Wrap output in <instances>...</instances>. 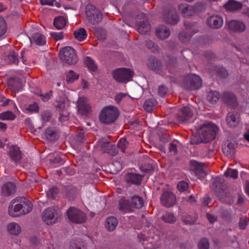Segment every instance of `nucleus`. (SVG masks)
I'll return each mask as SVG.
<instances>
[{"label":"nucleus","instance_id":"1","mask_svg":"<svg viewBox=\"0 0 249 249\" xmlns=\"http://www.w3.org/2000/svg\"><path fill=\"white\" fill-rule=\"evenodd\" d=\"M33 209L32 203L24 196L13 199L9 206L8 213L13 217H18L29 213Z\"/></svg>","mask_w":249,"mask_h":249},{"label":"nucleus","instance_id":"2","mask_svg":"<svg viewBox=\"0 0 249 249\" xmlns=\"http://www.w3.org/2000/svg\"><path fill=\"white\" fill-rule=\"evenodd\" d=\"M199 137L201 142H208L214 139L216 133L218 131V127L214 124L208 123L200 125Z\"/></svg>","mask_w":249,"mask_h":249},{"label":"nucleus","instance_id":"3","mask_svg":"<svg viewBox=\"0 0 249 249\" xmlns=\"http://www.w3.org/2000/svg\"><path fill=\"white\" fill-rule=\"evenodd\" d=\"M154 229L153 230V231ZM153 233V231L152 232ZM140 240L142 242L145 249H156L160 247V237L158 235L145 232L139 235Z\"/></svg>","mask_w":249,"mask_h":249},{"label":"nucleus","instance_id":"4","mask_svg":"<svg viewBox=\"0 0 249 249\" xmlns=\"http://www.w3.org/2000/svg\"><path fill=\"white\" fill-rule=\"evenodd\" d=\"M61 210L57 206H53L45 209L42 213V219L47 225H51L56 222L60 216Z\"/></svg>","mask_w":249,"mask_h":249},{"label":"nucleus","instance_id":"5","mask_svg":"<svg viewBox=\"0 0 249 249\" xmlns=\"http://www.w3.org/2000/svg\"><path fill=\"white\" fill-rule=\"evenodd\" d=\"M202 85V80L200 76L195 74H189L183 78V86L187 90H196Z\"/></svg>","mask_w":249,"mask_h":249},{"label":"nucleus","instance_id":"6","mask_svg":"<svg viewBox=\"0 0 249 249\" xmlns=\"http://www.w3.org/2000/svg\"><path fill=\"white\" fill-rule=\"evenodd\" d=\"M68 219L71 222L82 224L87 220L86 214L79 209L71 207L67 212Z\"/></svg>","mask_w":249,"mask_h":249},{"label":"nucleus","instance_id":"7","mask_svg":"<svg viewBox=\"0 0 249 249\" xmlns=\"http://www.w3.org/2000/svg\"><path fill=\"white\" fill-rule=\"evenodd\" d=\"M221 182V179L216 178L214 179L211 187L213 189L218 190L215 191V194L221 201L230 203L233 201L232 197L229 192L220 188Z\"/></svg>","mask_w":249,"mask_h":249},{"label":"nucleus","instance_id":"8","mask_svg":"<svg viewBox=\"0 0 249 249\" xmlns=\"http://www.w3.org/2000/svg\"><path fill=\"white\" fill-rule=\"evenodd\" d=\"M86 14L88 20L92 24H98L102 19L101 12L90 4H89L86 6Z\"/></svg>","mask_w":249,"mask_h":249},{"label":"nucleus","instance_id":"9","mask_svg":"<svg viewBox=\"0 0 249 249\" xmlns=\"http://www.w3.org/2000/svg\"><path fill=\"white\" fill-rule=\"evenodd\" d=\"M113 78L120 83H124L130 81L133 74V72L129 69L119 68L113 71Z\"/></svg>","mask_w":249,"mask_h":249},{"label":"nucleus","instance_id":"10","mask_svg":"<svg viewBox=\"0 0 249 249\" xmlns=\"http://www.w3.org/2000/svg\"><path fill=\"white\" fill-rule=\"evenodd\" d=\"M118 110H102L99 114L100 122L105 124L113 123L118 117Z\"/></svg>","mask_w":249,"mask_h":249},{"label":"nucleus","instance_id":"11","mask_svg":"<svg viewBox=\"0 0 249 249\" xmlns=\"http://www.w3.org/2000/svg\"><path fill=\"white\" fill-rule=\"evenodd\" d=\"M163 18L166 23L173 25L177 24L179 19L176 9L171 6L164 9Z\"/></svg>","mask_w":249,"mask_h":249},{"label":"nucleus","instance_id":"12","mask_svg":"<svg viewBox=\"0 0 249 249\" xmlns=\"http://www.w3.org/2000/svg\"><path fill=\"white\" fill-rule=\"evenodd\" d=\"M78 60L76 51L70 46L63 47V62L74 65Z\"/></svg>","mask_w":249,"mask_h":249},{"label":"nucleus","instance_id":"13","mask_svg":"<svg viewBox=\"0 0 249 249\" xmlns=\"http://www.w3.org/2000/svg\"><path fill=\"white\" fill-rule=\"evenodd\" d=\"M160 201L162 205L169 207L176 203V197L172 192L166 191L162 194L160 197Z\"/></svg>","mask_w":249,"mask_h":249},{"label":"nucleus","instance_id":"14","mask_svg":"<svg viewBox=\"0 0 249 249\" xmlns=\"http://www.w3.org/2000/svg\"><path fill=\"white\" fill-rule=\"evenodd\" d=\"M223 7L228 12L235 13L242 9L243 4L241 2L236 0H228L224 4Z\"/></svg>","mask_w":249,"mask_h":249},{"label":"nucleus","instance_id":"15","mask_svg":"<svg viewBox=\"0 0 249 249\" xmlns=\"http://www.w3.org/2000/svg\"><path fill=\"white\" fill-rule=\"evenodd\" d=\"M98 144L103 152H107L112 156H115L117 152L115 150V146L108 142L106 140L102 139L98 142Z\"/></svg>","mask_w":249,"mask_h":249},{"label":"nucleus","instance_id":"16","mask_svg":"<svg viewBox=\"0 0 249 249\" xmlns=\"http://www.w3.org/2000/svg\"><path fill=\"white\" fill-rule=\"evenodd\" d=\"M226 24L229 29L233 32L241 33L246 29V25L244 23L239 20H230L227 22Z\"/></svg>","mask_w":249,"mask_h":249},{"label":"nucleus","instance_id":"17","mask_svg":"<svg viewBox=\"0 0 249 249\" xmlns=\"http://www.w3.org/2000/svg\"><path fill=\"white\" fill-rule=\"evenodd\" d=\"M240 121V115L235 111L230 112L226 117V123L230 127H235L237 126Z\"/></svg>","mask_w":249,"mask_h":249},{"label":"nucleus","instance_id":"18","mask_svg":"<svg viewBox=\"0 0 249 249\" xmlns=\"http://www.w3.org/2000/svg\"><path fill=\"white\" fill-rule=\"evenodd\" d=\"M222 101L230 107H235L237 106L238 102L236 96L230 92H225L222 96Z\"/></svg>","mask_w":249,"mask_h":249},{"label":"nucleus","instance_id":"19","mask_svg":"<svg viewBox=\"0 0 249 249\" xmlns=\"http://www.w3.org/2000/svg\"><path fill=\"white\" fill-rule=\"evenodd\" d=\"M207 24L213 28L218 29L222 26L223 21L221 17L213 15L207 19Z\"/></svg>","mask_w":249,"mask_h":249},{"label":"nucleus","instance_id":"20","mask_svg":"<svg viewBox=\"0 0 249 249\" xmlns=\"http://www.w3.org/2000/svg\"><path fill=\"white\" fill-rule=\"evenodd\" d=\"M9 156L11 160L16 163H19L21 160L22 155L21 152L18 146H11L9 149Z\"/></svg>","mask_w":249,"mask_h":249},{"label":"nucleus","instance_id":"21","mask_svg":"<svg viewBox=\"0 0 249 249\" xmlns=\"http://www.w3.org/2000/svg\"><path fill=\"white\" fill-rule=\"evenodd\" d=\"M178 9L184 17H191L195 13V8L193 6L185 3L179 4Z\"/></svg>","mask_w":249,"mask_h":249},{"label":"nucleus","instance_id":"22","mask_svg":"<svg viewBox=\"0 0 249 249\" xmlns=\"http://www.w3.org/2000/svg\"><path fill=\"white\" fill-rule=\"evenodd\" d=\"M156 35L158 37L161 39H165L170 36V31L166 26L160 25L156 30Z\"/></svg>","mask_w":249,"mask_h":249},{"label":"nucleus","instance_id":"23","mask_svg":"<svg viewBox=\"0 0 249 249\" xmlns=\"http://www.w3.org/2000/svg\"><path fill=\"white\" fill-rule=\"evenodd\" d=\"M16 186L12 182H9L4 184L1 188L3 195L8 196L16 192Z\"/></svg>","mask_w":249,"mask_h":249},{"label":"nucleus","instance_id":"24","mask_svg":"<svg viewBox=\"0 0 249 249\" xmlns=\"http://www.w3.org/2000/svg\"><path fill=\"white\" fill-rule=\"evenodd\" d=\"M193 115L194 114L191 110H180L177 116V119L178 121L184 123L192 118Z\"/></svg>","mask_w":249,"mask_h":249},{"label":"nucleus","instance_id":"25","mask_svg":"<svg viewBox=\"0 0 249 249\" xmlns=\"http://www.w3.org/2000/svg\"><path fill=\"white\" fill-rule=\"evenodd\" d=\"M136 25L138 31L141 34H145L150 30L149 23L145 18H144L142 22H137Z\"/></svg>","mask_w":249,"mask_h":249},{"label":"nucleus","instance_id":"26","mask_svg":"<svg viewBox=\"0 0 249 249\" xmlns=\"http://www.w3.org/2000/svg\"><path fill=\"white\" fill-rule=\"evenodd\" d=\"M30 40L32 43H34L37 45H43L46 43L45 37L39 33L33 34Z\"/></svg>","mask_w":249,"mask_h":249},{"label":"nucleus","instance_id":"27","mask_svg":"<svg viewBox=\"0 0 249 249\" xmlns=\"http://www.w3.org/2000/svg\"><path fill=\"white\" fill-rule=\"evenodd\" d=\"M1 107L18 109V107L13 101L6 99L2 95H0V108Z\"/></svg>","mask_w":249,"mask_h":249},{"label":"nucleus","instance_id":"28","mask_svg":"<svg viewBox=\"0 0 249 249\" xmlns=\"http://www.w3.org/2000/svg\"><path fill=\"white\" fill-rule=\"evenodd\" d=\"M142 178V176L137 174L128 173L125 176L126 182L131 184H140Z\"/></svg>","mask_w":249,"mask_h":249},{"label":"nucleus","instance_id":"29","mask_svg":"<svg viewBox=\"0 0 249 249\" xmlns=\"http://www.w3.org/2000/svg\"><path fill=\"white\" fill-rule=\"evenodd\" d=\"M45 136L50 142H54L58 139V133L53 127H49L45 130Z\"/></svg>","mask_w":249,"mask_h":249},{"label":"nucleus","instance_id":"30","mask_svg":"<svg viewBox=\"0 0 249 249\" xmlns=\"http://www.w3.org/2000/svg\"><path fill=\"white\" fill-rule=\"evenodd\" d=\"M119 210L124 213L133 211L131 203L124 198L121 199L119 201Z\"/></svg>","mask_w":249,"mask_h":249},{"label":"nucleus","instance_id":"31","mask_svg":"<svg viewBox=\"0 0 249 249\" xmlns=\"http://www.w3.org/2000/svg\"><path fill=\"white\" fill-rule=\"evenodd\" d=\"M117 224V219L114 216H110L106 221L105 227L108 231H113L116 228Z\"/></svg>","mask_w":249,"mask_h":249},{"label":"nucleus","instance_id":"32","mask_svg":"<svg viewBox=\"0 0 249 249\" xmlns=\"http://www.w3.org/2000/svg\"><path fill=\"white\" fill-rule=\"evenodd\" d=\"M220 97V94L218 91L215 90H210L207 93V100L209 103L214 104L219 101Z\"/></svg>","mask_w":249,"mask_h":249},{"label":"nucleus","instance_id":"33","mask_svg":"<svg viewBox=\"0 0 249 249\" xmlns=\"http://www.w3.org/2000/svg\"><path fill=\"white\" fill-rule=\"evenodd\" d=\"M75 38L79 41H82L87 37V33L86 30L83 28H80L73 33Z\"/></svg>","mask_w":249,"mask_h":249},{"label":"nucleus","instance_id":"34","mask_svg":"<svg viewBox=\"0 0 249 249\" xmlns=\"http://www.w3.org/2000/svg\"><path fill=\"white\" fill-rule=\"evenodd\" d=\"M132 209H140L143 206V200L142 198L138 196H134L131 198L130 201Z\"/></svg>","mask_w":249,"mask_h":249},{"label":"nucleus","instance_id":"35","mask_svg":"<svg viewBox=\"0 0 249 249\" xmlns=\"http://www.w3.org/2000/svg\"><path fill=\"white\" fill-rule=\"evenodd\" d=\"M148 65L154 71H160L162 67L161 62L154 57H151L148 59Z\"/></svg>","mask_w":249,"mask_h":249},{"label":"nucleus","instance_id":"36","mask_svg":"<svg viewBox=\"0 0 249 249\" xmlns=\"http://www.w3.org/2000/svg\"><path fill=\"white\" fill-rule=\"evenodd\" d=\"M70 249H86L85 244L81 238L73 239L71 242Z\"/></svg>","mask_w":249,"mask_h":249},{"label":"nucleus","instance_id":"37","mask_svg":"<svg viewBox=\"0 0 249 249\" xmlns=\"http://www.w3.org/2000/svg\"><path fill=\"white\" fill-rule=\"evenodd\" d=\"M7 230L12 234L17 235L21 231L20 226L16 222H12L7 225Z\"/></svg>","mask_w":249,"mask_h":249},{"label":"nucleus","instance_id":"38","mask_svg":"<svg viewBox=\"0 0 249 249\" xmlns=\"http://www.w3.org/2000/svg\"><path fill=\"white\" fill-rule=\"evenodd\" d=\"M84 62L89 71L92 72L97 71L98 67L95 61L89 56H86Z\"/></svg>","mask_w":249,"mask_h":249},{"label":"nucleus","instance_id":"39","mask_svg":"<svg viewBox=\"0 0 249 249\" xmlns=\"http://www.w3.org/2000/svg\"><path fill=\"white\" fill-rule=\"evenodd\" d=\"M191 164L196 173L199 172L201 174V177H204L206 175V173L203 170V163H199L196 161H191Z\"/></svg>","mask_w":249,"mask_h":249},{"label":"nucleus","instance_id":"40","mask_svg":"<svg viewBox=\"0 0 249 249\" xmlns=\"http://www.w3.org/2000/svg\"><path fill=\"white\" fill-rule=\"evenodd\" d=\"M15 117L16 115L10 110L4 111L0 114V120L2 121H12L14 120Z\"/></svg>","mask_w":249,"mask_h":249},{"label":"nucleus","instance_id":"41","mask_svg":"<svg viewBox=\"0 0 249 249\" xmlns=\"http://www.w3.org/2000/svg\"><path fill=\"white\" fill-rule=\"evenodd\" d=\"M5 59L10 64H18V62L17 55L14 51H11L9 54L5 56Z\"/></svg>","mask_w":249,"mask_h":249},{"label":"nucleus","instance_id":"42","mask_svg":"<svg viewBox=\"0 0 249 249\" xmlns=\"http://www.w3.org/2000/svg\"><path fill=\"white\" fill-rule=\"evenodd\" d=\"M145 159L147 161V163L141 165V170L144 172H146L147 171H150L153 170L154 168V165L153 164V161L148 157H145Z\"/></svg>","mask_w":249,"mask_h":249},{"label":"nucleus","instance_id":"43","mask_svg":"<svg viewBox=\"0 0 249 249\" xmlns=\"http://www.w3.org/2000/svg\"><path fill=\"white\" fill-rule=\"evenodd\" d=\"M79 78V75L73 71H70L67 74L66 81L68 83H71Z\"/></svg>","mask_w":249,"mask_h":249},{"label":"nucleus","instance_id":"44","mask_svg":"<svg viewBox=\"0 0 249 249\" xmlns=\"http://www.w3.org/2000/svg\"><path fill=\"white\" fill-rule=\"evenodd\" d=\"M198 249H209L210 244L207 238L201 239L197 243Z\"/></svg>","mask_w":249,"mask_h":249},{"label":"nucleus","instance_id":"45","mask_svg":"<svg viewBox=\"0 0 249 249\" xmlns=\"http://www.w3.org/2000/svg\"><path fill=\"white\" fill-rule=\"evenodd\" d=\"M157 103V101L154 98H149L145 101L143 105L144 109H146L147 108L151 109L156 107Z\"/></svg>","mask_w":249,"mask_h":249},{"label":"nucleus","instance_id":"46","mask_svg":"<svg viewBox=\"0 0 249 249\" xmlns=\"http://www.w3.org/2000/svg\"><path fill=\"white\" fill-rule=\"evenodd\" d=\"M146 46L147 49L153 53H155L159 52L158 45L151 40H146Z\"/></svg>","mask_w":249,"mask_h":249},{"label":"nucleus","instance_id":"47","mask_svg":"<svg viewBox=\"0 0 249 249\" xmlns=\"http://www.w3.org/2000/svg\"><path fill=\"white\" fill-rule=\"evenodd\" d=\"M223 151L227 156H231L234 154V145L233 143H230L227 147L223 149Z\"/></svg>","mask_w":249,"mask_h":249},{"label":"nucleus","instance_id":"48","mask_svg":"<svg viewBox=\"0 0 249 249\" xmlns=\"http://www.w3.org/2000/svg\"><path fill=\"white\" fill-rule=\"evenodd\" d=\"M87 98L86 97L79 98L77 101L78 109H88L87 107Z\"/></svg>","mask_w":249,"mask_h":249},{"label":"nucleus","instance_id":"49","mask_svg":"<svg viewBox=\"0 0 249 249\" xmlns=\"http://www.w3.org/2000/svg\"><path fill=\"white\" fill-rule=\"evenodd\" d=\"M224 176L227 177L235 179L238 177V172L235 169L228 168L227 170L224 173Z\"/></svg>","mask_w":249,"mask_h":249},{"label":"nucleus","instance_id":"50","mask_svg":"<svg viewBox=\"0 0 249 249\" xmlns=\"http://www.w3.org/2000/svg\"><path fill=\"white\" fill-rule=\"evenodd\" d=\"M162 218L163 220L167 223H174L176 221V218L174 215L172 213H166L162 216Z\"/></svg>","mask_w":249,"mask_h":249},{"label":"nucleus","instance_id":"51","mask_svg":"<svg viewBox=\"0 0 249 249\" xmlns=\"http://www.w3.org/2000/svg\"><path fill=\"white\" fill-rule=\"evenodd\" d=\"M58 193V190L57 188L55 187H53L51 188L47 193V195L50 199H55L56 196Z\"/></svg>","mask_w":249,"mask_h":249},{"label":"nucleus","instance_id":"52","mask_svg":"<svg viewBox=\"0 0 249 249\" xmlns=\"http://www.w3.org/2000/svg\"><path fill=\"white\" fill-rule=\"evenodd\" d=\"M53 25L56 29H61L62 28V17L58 16L56 17L54 19Z\"/></svg>","mask_w":249,"mask_h":249},{"label":"nucleus","instance_id":"53","mask_svg":"<svg viewBox=\"0 0 249 249\" xmlns=\"http://www.w3.org/2000/svg\"><path fill=\"white\" fill-rule=\"evenodd\" d=\"M196 12H201L205 9V3L203 1H200L196 2L194 6H193Z\"/></svg>","mask_w":249,"mask_h":249},{"label":"nucleus","instance_id":"54","mask_svg":"<svg viewBox=\"0 0 249 249\" xmlns=\"http://www.w3.org/2000/svg\"><path fill=\"white\" fill-rule=\"evenodd\" d=\"M6 29V22L1 17H0V37L3 36Z\"/></svg>","mask_w":249,"mask_h":249},{"label":"nucleus","instance_id":"55","mask_svg":"<svg viewBox=\"0 0 249 249\" xmlns=\"http://www.w3.org/2000/svg\"><path fill=\"white\" fill-rule=\"evenodd\" d=\"M127 146V142L125 138L121 139L118 142V147L122 152H124L125 149Z\"/></svg>","mask_w":249,"mask_h":249},{"label":"nucleus","instance_id":"56","mask_svg":"<svg viewBox=\"0 0 249 249\" xmlns=\"http://www.w3.org/2000/svg\"><path fill=\"white\" fill-rule=\"evenodd\" d=\"M192 36V35H190L187 32H183L179 34L178 37L181 42H185L189 39Z\"/></svg>","mask_w":249,"mask_h":249},{"label":"nucleus","instance_id":"57","mask_svg":"<svg viewBox=\"0 0 249 249\" xmlns=\"http://www.w3.org/2000/svg\"><path fill=\"white\" fill-rule=\"evenodd\" d=\"M217 75L221 78H226L228 75L227 70L223 67H220L217 70Z\"/></svg>","mask_w":249,"mask_h":249},{"label":"nucleus","instance_id":"58","mask_svg":"<svg viewBox=\"0 0 249 249\" xmlns=\"http://www.w3.org/2000/svg\"><path fill=\"white\" fill-rule=\"evenodd\" d=\"M52 117V114L51 112L46 110L43 112L41 114V119L43 122H48L50 120Z\"/></svg>","mask_w":249,"mask_h":249},{"label":"nucleus","instance_id":"59","mask_svg":"<svg viewBox=\"0 0 249 249\" xmlns=\"http://www.w3.org/2000/svg\"><path fill=\"white\" fill-rule=\"evenodd\" d=\"M177 187L179 191L183 192L188 189V184L185 181H180L178 183Z\"/></svg>","mask_w":249,"mask_h":249},{"label":"nucleus","instance_id":"60","mask_svg":"<svg viewBox=\"0 0 249 249\" xmlns=\"http://www.w3.org/2000/svg\"><path fill=\"white\" fill-rule=\"evenodd\" d=\"M167 89L163 85L160 86L158 88V94L160 97H164L167 93Z\"/></svg>","mask_w":249,"mask_h":249},{"label":"nucleus","instance_id":"61","mask_svg":"<svg viewBox=\"0 0 249 249\" xmlns=\"http://www.w3.org/2000/svg\"><path fill=\"white\" fill-rule=\"evenodd\" d=\"M169 151L171 155H175L177 153V145L173 143H170L169 146Z\"/></svg>","mask_w":249,"mask_h":249},{"label":"nucleus","instance_id":"62","mask_svg":"<svg viewBox=\"0 0 249 249\" xmlns=\"http://www.w3.org/2000/svg\"><path fill=\"white\" fill-rule=\"evenodd\" d=\"M51 35L56 40H61L62 38V32H52L51 33Z\"/></svg>","mask_w":249,"mask_h":249},{"label":"nucleus","instance_id":"63","mask_svg":"<svg viewBox=\"0 0 249 249\" xmlns=\"http://www.w3.org/2000/svg\"><path fill=\"white\" fill-rule=\"evenodd\" d=\"M52 96V92L50 91L49 92L46 93L44 94H40V96L41 97V100L43 101L46 102L49 100L51 96Z\"/></svg>","mask_w":249,"mask_h":249},{"label":"nucleus","instance_id":"64","mask_svg":"<svg viewBox=\"0 0 249 249\" xmlns=\"http://www.w3.org/2000/svg\"><path fill=\"white\" fill-rule=\"evenodd\" d=\"M125 96L126 94L124 93L117 94L115 97V100L117 103H119L121 100Z\"/></svg>","mask_w":249,"mask_h":249}]
</instances>
